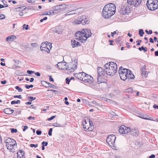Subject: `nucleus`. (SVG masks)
<instances>
[{
	"mask_svg": "<svg viewBox=\"0 0 158 158\" xmlns=\"http://www.w3.org/2000/svg\"><path fill=\"white\" fill-rule=\"evenodd\" d=\"M89 22L88 17L85 15L79 17L78 19L74 21V22L76 24H81L83 25L89 24Z\"/></svg>",
	"mask_w": 158,
	"mask_h": 158,
	"instance_id": "4",
	"label": "nucleus"
},
{
	"mask_svg": "<svg viewBox=\"0 0 158 158\" xmlns=\"http://www.w3.org/2000/svg\"><path fill=\"white\" fill-rule=\"evenodd\" d=\"M53 126L55 127H63V125L59 124L57 123H53Z\"/></svg>",
	"mask_w": 158,
	"mask_h": 158,
	"instance_id": "39",
	"label": "nucleus"
},
{
	"mask_svg": "<svg viewBox=\"0 0 158 158\" xmlns=\"http://www.w3.org/2000/svg\"><path fill=\"white\" fill-rule=\"evenodd\" d=\"M124 128L125 129V128H126V127L123 125H122L119 129L118 131L119 132L122 134H124Z\"/></svg>",
	"mask_w": 158,
	"mask_h": 158,
	"instance_id": "22",
	"label": "nucleus"
},
{
	"mask_svg": "<svg viewBox=\"0 0 158 158\" xmlns=\"http://www.w3.org/2000/svg\"><path fill=\"white\" fill-rule=\"evenodd\" d=\"M158 8V3H155V5H154V7H152V9L151 10H154L157 9Z\"/></svg>",
	"mask_w": 158,
	"mask_h": 158,
	"instance_id": "33",
	"label": "nucleus"
},
{
	"mask_svg": "<svg viewBox=\"0 0 158 158\" xmlns=\"http://www.w3.org/2000/svg\"><path fill=\"white\" fill-rule=\"evenodd\" d=\"M15 88L16 89L18 90V91L19 92H21L23 91V89L18 86H16Z\"/></svg>",
	"mask_w": 158,
	"mask_h": 158,
	"instance_id": "41",
	"label": "nucleus"
},
{
	"mask_svg": "<svg viewBox=\"0 0 158 158\" xmlns=\"http://www.w3.org/2000/svg\"><path fill=\"white\" fill-rule=\"evenodd\" d=\"M38 144H31L30 145V146L31 147H34L35 148H36L38 147Z\"/></svg>",
	"mask_w": 158,
	"mask_h": 158,
	"instance_id": "51",
	"label": "nucleus"
},
{
	"mask_svg": "<svg viewBox=\"0 0 158 158\" xmlns=\"http://www.w3.org/2000/svg\"><path fill=\"white\" fill-rule=\"evenodd\" d=\"M158 1V0H148L146 3V5L148 6L149 4L153 3Z\"/></svg>",
	"mask_w": 158,
	"mask_h": 158,
	"instance_id": "30",
	"label": "nucleus"
},
{
	"mask_svg": "<svg viewBox=\"0 0 158 158\" xmlns=\"http://www.w3.org/2000/svg\"><path fill=\"white\" fill-rule=\"evenodd\" d=\"M133 89L131 88L127 89L126 90V92H128L130 93H132L133 92Z\"/></svg>",
	"mask_w": 158,
	"mask_h": 158,
	"instance_id": "42",
	"label": "nucleus"
},
{
	"mask_svg": "<svg viewBox=\"0 0 158 158\" xmlns=\"http://www.w3.org/2000/svg\"><path fill=\"white\" fill-rule=\"evenodd\" d=\"M135 0H127V3L128 5H133L135 6H137L136 5H135Z\"/></svg>",
	"mask_w": 158,
	"mask_h": 158,
	"instance_id": "20",
	"label": "nucleus"
},
{
	"mask_svg": "<svg viewBox=\"0 0 158 158\" xmlns=\"http://www.w3.org/2000/svg\"><path fill=\"white\" fill-rule=\"evenodd\" d=\"M124 134L128 133V132H129V131H130V127H126V128H125V129L124 128Z\"/></svg>",
	"mask_w": 158,
	"mask_h": 158,
	"instance_id": "35",
	"label": "nucleus"
},
{
	"mask_svg": "<svg viewBox=\"0 0 158 158\" xmlns=\"http://www.w3.org/2000/svg\"><path fill=\"white\" fill-rule=\"evenodd\" d=\"M81 33V31H77L76 34V36L77 38H78V36Z\"/></svg>",
	"mask_w": 158,
	"mask_h": 158,
	"instance_id": "60",
	"label": "nucleus"
},
{
	"mask_svg": "<svg viewBox=\"0 0 158 158\" xmlns=\"http://www.w3.org/2000/svg\"><path fill=\"white\" fill-rule=\"evenodd\" d=\"M52 128H50L49 129V130L48 131V134L49 135H50V136H51L52 135Z\"/></svg>",
	"mask_w": 158,
	"mask_h": 158,
	"instance_id": "49",
	"label": "nucleus"
},
{
	"mask_svg": "<svg viewBox=\"0 0 158 158\" xmlns=\"http://www.w3.org/2000/svg\"><path fill=\"white\" fill-rule=\"evenodd\" d=\"M85 39H84L83 37H79L78 38V40H80V41L81 43H84L85 42V41L87 40L88 39V37H85Z\"/></svg>",
	"mask_w": 158,
	"mask_h": 158,
	"instance_id": "27",
	"label": "nucleus"
},
{
	"mask_svg": "<svg viewBox=\"0 0 158 158\" xmlns=\"http://www.w3.org/2000/svg\"><path fill=\"white\" fill-rule=\"evenodd\" d=\"M41 144L42 145H44V146H46L48 144V143L47 142L43 141L42 142Z\"/></svg>",
	"mask_w": 158,
	"mask_h": 158,
	"instance_id": "57",
	"label": "nucleus"
},
{
	"mask_svg": "<svg viewBox=\"0 0 158 158\" xmlns=\"http://www.w3.org/2000/svg\"><path fill=\"white\" fill-rule=\"evenodd\" d=\"M129 69L124 68L122 66L120 67L118 70V73L120 78L123 81H126L127 78V76Z\"/></svg>",
	"mask_w": 158,
	"mask_h": 158,
	"instance_id": "5",
	"label": "nucleus"
},
{
	"mask_svg": "<svg viewBox=\"0 0 158 158\" xmlns=\"http://www.w3.org/2000/svg\"><path fill=\"white\" fill-rule=\"evenodd\" d=\"M5 18V16L3 14H0V19H2Z\"/></svg>",
	"mask_w": 158,
	"mask_h": 158,
	"instance_id": "55",
	"label": "nucleus"
},
{
	"mask_svg": "<svg viewBox=\"0 0 158 158\" xmlns=\"http://www.w3.org/2000/svg\"><path fill=\"white\" fill-rule=\"evenodd\" d=\"M94 128V126H91V127L90 126L87 128V131H91L93 130Z\"/></svg>",
	"mask_w": 158,
	"mask_h": 158,
	"instance_id": "43",
	"label": "nucleus"
},
{
	"mask_svg": "<svg viewBox=\"0 0 158 158\" xmlns=\"http://www.w3.org/2000/svg\"><path fill=\"white\" fill-rule=\"evenodd\" d=\"M138 49L140 51H141L142 50L144 51V52H146L147 51V48L146 47H144L143 46H142L141 47H139Z\"/></svg>",
	"mask_w": 158,
	"mask_h": 158,
	"instance_id": "32",
	"label": "nucleus"
},
{
	"mask_svg": "<svg viewBox=\"0 0 158 158\" xmlns=\"http://www.w3.org/2000/svg\"><path fill=\"white\" fill-rule=\"evenodd\" d=\"M14 140H15L14 139L10 138H7L5 140V141L6 143V146H7L8 144L10 143L12 141L14 142Z\"/></svg>",
	"mask_w": 158,
	"mask_h": 158,
	"instance_id": "23",
	"label": "nucleus"
},
{
	"mask_svg": "<svg viewBox=\"0 0 158 158\" xmlns=\"http://www.w3.org/2000/svg\"><path fill=\"white\" fill-rule=\"evenodd\" d=\"M104 68L106 69L107 75L113 76L117 72V65L113 62H109L105 64Z\"/></svg>",
	"mask_w": 158,
	"mask_h": 158,
	"instance_id": "2",
	"label": "nucleus"
},
{
	"mask_svg": "<svg viewBox=\"0 0 158 158\" xmlns=\"http://www.w3.org/2000/svg\"><path fill=\"white\" fill-rule=\"evenodd\" d=\"M127 75V78L126 79V81H131V80L134 79L135 77V76L132 74V72L131 70H129Z\"/></svg>",
	"mask_w": 158,
	"mask_h": 158,
	"instance_id": "10",
	"label": "nucleus"
},
{
	"mask_svg": "<svg viewBox=\"0 0 158 158\" xmlns=\"http://www.w3.org/2000/svg\"><path fill=\"white\" fill-rule=\"evenodd\" d=\"M19 152L21 153V154L22 155V157H23L24 156L25 152L24 151L22 150H19Z\"/></svg>",
	"mask_w": 158,
	"mask_h": 158,
	"instance_id": "54",
	"label": "nucleus"
},
{
	"mask_svg": "<svg viewBox=\"0 0 158 158\" xmlns=\"http://www.w3.org/2000/svg\"><path fill=\"white\" fill-rule=\"evenodd\" d=\"M16 145V143L15 140H14V142L12 141L10 143L8 144V146L10 147H14L15 145Z\"/></svg>",
	"mask_w": 158,
	"mask_h": 158,
	"instance_id": "28",
	"label": "nucleus"
},
{
	"mask_svg": "<svg viewBox=\"0 0 158 158\" xmlns=\"http://www.w3.org/2000/svg\"><path fill=\"white\" fill-rule=\"evenodd\" d=\"M65 81H66V83L67 84H69V82L70 81V80L69 79L68 77H67L66 78Z\"/></svg>",
	"mask_w": 158,
	"mask_h": 158,
	"instance_id": "53",
	"label": "nucleus"
},
{
	"mask_svg": "<svg viewBox=\"0 0 158 158\" xmlns=\"http://www.w3.org/2000/svg\"><path fill=\"white\" fill-rule=\"evenodd\" d=\"M135 0V5H136V6H138L141 3L142 0Z\"/></svg>",
	"mask_w": 158,
	"mask_h": 158,
	"instance_id": "40",
	"label": "nucleus"
},
{
	"mask_svg": "<svg viewBox=\"0 0 158 158\" xmlns=\"http://www.w3.org/2000/svg\"><path fill=\"white\" fill-rule=\"evenodd\" d=\"M81 76L84 77H88V76H89L88 74H86L84 72H82V73L81 74Z\"/></svg>",
	"mask_w": 158,
	"mask_h": 158,
	"instance_id": "56",
	"label": "nucleus"
},
{
	"mask_svg": "<svg viewBox=\"0 0 158 158\" xmlns=\"http://www.w3.org/2000/svg\"><path fill=\"white\" fill-rule=\"evenodd\" d=\"M8 7V5H4H4L0 4V9L2 8L6 7Z\"/></svg>",
	"mask_w": 158,
	"mask_h": 158,
	"instance_id": "58",
	"label": "nucleus"
},
{
	"mask_svg": "<svg viewBox=\"0 0 158 158\" xmlns=\"http://www.w3.org/2000/svg\"><path fill=\"white\" fill-rule=\"evenodd\" d=\"M81 81L85 82H88L89 83H90L93 82L94 79L93 77L90 76H89L86 78H85L84 79L82 78Z\"/></svg>",
	"mask_w": 158,
	"mask_h": 158,
	"instance_id": "11",
	"label": "nucleus"
},
{
	"mask_svg": "<svg viewBox=\"0 0 158 158\" xmlns=\"http://www.w3.org/2000/svg\"><path fill=\"white\" fill-rule=\"evenodd\" d=\"M80 9V8H77V9H76L75 10H72V11H69V12L66 13L65 14V16H68V15H72V14H73V13L75 14V12H77V11H78V10Z\"/></svg>",
	"mask_w": 158,
	"mask_h": 158,
	"instance_id": "21",
	"label": "nucleus"
},
{
	"mask_svg": "<svg viewBox=\"0 0 158 158\" xmlns=\"http://www.w3.org/2000/svg\"><path fill=\"white\" fill-rule=\"evenodd\" d=\"M158 1L155 2H154L153 3H151V4H149V5H148V6H147L148 9L150 10H151L152 9V7H154V5H155V3H158Z\"/></svg>",
	"mask_w": 158,
	"mask_h": 158,
	"instance_id": "25",
	"label": "nucleus"
},
{
	"mask_svg": "<svg viewBox=\"0 0 158 158\" xmlns=\"http://www.w3.org/2000/svg\"><path fill=\"white\" fill-rule=\"evenodd\" d=\"M31 45L32 47H35L37 46V44L36 43H31Z\"/></svg>",
	"mask_w": 158,
	"mask_h": 158,
	"instance_id": "63",
	"label": "nucleus"
},
{
	"mask_svg": "<svg viewBox=\"0 0 158 158\" xmlns=\"http://www.w3.org/2000/svg\"><path fill=\"white\" fill-rule=\"evenodd\" d=\"M4 111L6 114H10L14 112V110L9 108H6L4 109Z\"/></svg>",
	"mask_w": 158,
	"mask_h": 158,
	"instance_id": "18",
	"label": "nucleus"
},
{
	"mask_svg": "<svg viewBox=\"0 0 158 158\" xmlns=\"http://www.w3.org/2000/svg\"><path fill=\"white\" fill-rule=\"evenodd\" d=\"M29 26L28 25H26L25 24H24L23 25V28H25V29L26 30H28V29Z\"/></svg>",
	"mask_w": 158,
	"mask_h": 158,
	"instance_id": "47",
	"label": "nucleus"
},
{
	"mask_svg": "<svg viewBox=\"0 0 158 158\" xmlns=\"http://www.w3.org/2000/svg\"><path fill=\"white\" fill-rule=\"evenodd\" d=\"M144 34V32L142 29H139V34L140 37L143 36Z\"/></svg>",
	"mask_w": 158,
	"mask_h": 158,
	"instance_id": "31",
	"label": "nucleus"
},
{
	"mask_svg": "<svg viewBox=\"0 0 158 158\" xmlns=\"http://www.w3.org/2000/svg\"><path fill=\"white\" fill-rule=\"evenodd\" d=\"M41 83L43 85L46 87H50L52 89H57L58 88V87L56 86L52 85L51 84L45 81H41Z\"/></svg>",
	"mask_w": 158,
	"mask_h": 158,
	"instance_id": "9",
	"label": "nucleus"
},
{
	"mask_svg": "<svg viewBox=\"0 0 158 158\" xmlns=\"http://www.w3.org/2000/svg\"><path fill=\"white\" fill-rule=\"evenodd\" d=\"M14 98H18L20 99H21L22 98V96L21 95H15L14 96Z\"/></svg>",
	"mask_w": 158,
	"mask_h": 158,
	"instance_id": "59",
	"label": "nucleus"
},
{
	"mask_svg": "<svg viewBox=\"0 0 158 158\" xmlns=\"http://www.w3.org/2000/svg\"><path fill=\"white\" fill-rule=\"evenodd\" d=\"M7 147L8 149L9 150L10 152H14L15 151V149L14 148V147H12L9 146H6Z\"/></svg>",
	"mask_w": 158,
	"mask_h": 158,
	"instance_id": "34",
	"label": "nucleus"
},
{
	"mask_svg": "<svg viewBox=\"0 0 158 158\" xmlns=\"http://www.w3.org/2000/svg\"><path fill=\"white\" fill-rule=\"evenodd\" d=\"M16 36L14 35H11L8 36L6 38V40L8 42L12 41L16 38Z\"/></svg>",
	"mask_w": 158,
	"mask_h": 158,
	"instance_id": "19",
	"label": "nucleus"
},
{
	"mask_svg": "<svg viewBox=\"0 0 158 158\" xmlns=\"http://www.w3.org/2000/svg\"><path fill=\"white\" fill-rule=\"evenodd\" d=\"M87 119H84V120H83L82 122V125H85V124H87Z\"/></svg>",
	"mask_w": 158,
	"mask_h": 158,
	"instance_id": "61",
	"label": "nucleus"
},
{
	"mask_svg": "<svg viewBox=\"0 0 158 158\" xmlns=\"http://www.w3.org/2000/svg\"><path fill=\"white\" fill-rule=\"evenodd\" d=\"M71 45L73 48L78 47L81 46L80 43L75 40H72L71 41Z\"/></svg>",
	"mask_w": 158,
	"mask_h": 158,
	"instance_id": "14",
	"label": "nucleus"
},
{
	"mask_svg": "<svg viewBox=\"0 0 158 158\" xmlns=\"http://www.w3.org/2000/svg\"><path fill=\"white\" fill-rule=\"evenodd\" d=\"M122 37L121 36H119L118 37L114 40V43H116V44H118L119 42L121 40Z\"/></svg>",
	"mask_w": 158,
	"mask_h": 158,
	"instance_id": "29",
	"label": "nucleus"
},
{
	"mask_svg": "<svg viewBox=\"0 0 158 158\" xmlns=\"http://www.w3.org/2000/svg\"><path fill=\"white\" fill-rule=\"evenodd\" d=\"M42 133L41 131L40 130H37L36 131V134L38 135H40Z\"/></svg>",
	"mask_w": 158,
	"mask_h": 158,
	"instance_id": "52",
	"label": "nucleus"
},
{
	"mask_svg": "<svg viewBox=\"0 0 158 158\" xmlns=\"http://www.w3.org/2000/svg\"><path fill=\"white\" fill-rule=\"evenodd\" d=\"M130 8L127 3L124 6H122L119 10V12L121 14H128L130 12Z\"/></svg>",
	"mask_w": 158,
	"mask_h": 158,
	"instance_id": "7",
	"label": "nucleus"
},
{
	"mask_svg": "<svg viewBox=\"0 0 158 158\" xmlns=\"http://www.w3.org/2000/svg\"><path fill=\"white\" fill-rule=\"evenodd\" d=\"M81 73H80L79 74L74 73L73 75L76 78L81 81V79L82 78L81 77Z\"/></svg>",
	"mask_w": 158,
	"mask_h": 158,
	"instance_id": "26",
	"label": "nucleus"
},
{
	"mask_svg": "<svg viewBox=\"0 0 158 158\" xmlns=\"http://www.w3.org/2000/svg\"><path fill=\"white\" fill-rule=\"evenodd\" d=\"M146 68V66L145 65H144L140 69L141 71L142 74L144 76H145L146 75V73L145 71Z\"/></svg>",
	"mask_w": 158,
	"mask_h": 158,
	"instance_id": "24",
	"label": "nucleus"
},
{
	"mask_svg": "<svg viewBox=\"0 0 158 158\" xmlns=\"http://www.w3.org/2000/svg\"><path fill=\"white\" fill-rule=\"evenodd\" d=\"M98 75L97 77V82L98 84L102 83H105L106 78L107 74L106 69H102L101 67H98L97 68Z\"/></svg>",
	"mask_w": 158,
	"mask_h": 158,
	"instance_id": "3",
	"label": "nucleus"
},
{
	"mask_svg": "<svg viewBox=\"0 0 158 158\" xmlns=\"http://www.w3.org/2000/svg\"><path fill=\"white\" fill-rule=\"evenodd\" d=\"M20 101L19 100H17V101H12L11 102V104L12 105H13L16 104H19Z\"/></svg>",
	"mask_w": 158,
	"mask_h": 158,
	"instance_id": "37",
	"label": "nucleus"
},
{
	"mask_svg": "<svg viewBox=\"0 0 158 158\" xmlns=\"http://www.w3.org/2000/svg\"><path fill=\"white\" fill-rule=\"evenodd\" d=\"M116 6L113 3H109L104 7L102 12V16L105 19L110 18L115 13Z\"/></svg>",
	"mask_w": 158,
	"mask_h": 158,
	"instance_id": "1",
	"label": "nucleus"
},
{
	"mask_svg": "<svg viewBox=\"0 0 158 158\" xmlns=\"http://www.w3.org/2000/svg\"><path fill=\"white\" fill-rule=\"evenodd\" d=\"M52 29V30L53 32L55 33H56L59 34H61L62 30L61 27L60 26H56L55 28H53Z\"/></svg>",
	"mask_w": 158,
	"mask_h": 158,
	"instance_id": "13",
	"label": "nucleus"
},
{
	"mask_svg": "<svg viewBox=\"0 0 158 158\" xmlns=\"http://www.w3.org/2000/svg\"><path fill=\"white\" fill-rule=\"evenodd\" d=\"M36 98L35 97H33L32 96L29 97L28 98V99L29 101L32 102V101L35 100Z\"/></svg>",
	"mask_w": 158,
	"mask_h": 158,
	"instance_id": "38",
	"label": "nucleus"
},
{
	"mask_svg": "<svg viewBox=\"0 0 158 158\" xmlns=\"http://www.w3.org/2000/svg\"><path fill=\"white\" fill-rule=\"evenodd\" d=\"M52 48V44L48 43V42H46L44 43H42L41 44L40 49L41 51H44L49 53Z\"/></svg>",
	"mask_w": 158,
	"mask_h": 158,
	"instance_id": "6",
	"label": "nucleus"
},
{
	"mask_svg": "<svg viewBox=\"0 0 158 158\" xmlns=\"http://www.w3.org/2000/svg\"><path fill=\"white\" fill-rule=\"evenodd\" d=\"M56 115L52 116L50 118H48V121H50L53 119L54 118L56 117Z\"/></svg>",
	"mask_w": 158,
	"mask_h": 158,
	"instance_id": "50",
	"label": "nucleus"
},
{
	"mask_svg": "<svg viewBox=\"0 0 158 158\" xmlns=\"http://www.w3.org/2000/svg\"><path fill=\"white\" fill-rule=\"evenodd\" d=\"M62 65V62H58V63L56 65L57 66L58 68L59 69L61 70H68L69 68V67H63V66H61Z\"/></svg>",
	"mask_w": 158,
	"mask_h": 158,
	"instance_id": "17",
	"label": "nucleus"
},
{
	"mask_svg": "<svg viewBox=\"0 0 158 158\" xmlns=\"http://www.w3.org/2000/svg\"><path fill=\"white\" fill-rule=\"evenodd\" d=\"M52 8L55 10H57L60 9V8L59 7L58 5L53 6Z\"/></svg>",
	"mask_w": 158,
	"mask_h": 158,
	"instance_id": "45",
	"label": "nucleus"
},
{
	"mask_svg": "<svg viewBox=\"0 0 158 158\" xmlns=\"http://www.w3.org/2000/svg\"><path fill=\"white\" fill-rule=\"evenodd\" d=\"M142 42V40H137L136 41V42L137 43V44H136L137 45H140V42Z\"/></svg>",
	"mask_w": 158,
	"mask_h": 158,
	"instance_id": "62",
	"label": "nucleus"
},
{
	"mask_svg": "<svg viewBox=\"0 0 158 158\" xmlns=\"http://www.w3.org/2000/svg\"><path fill=\"white\" fill-rule=\"evenodd\" d=\"M87 121L88 122H89V124L90 126H94L93 123L92 121H90V119H87Z\"/></svg>",
	"mask_w": 158,
	"mask_h": 158,
	"instance_id": "44",
	"label": "nucleus"
},
{
	"mask_svg": "<svg viewBox=\"0 0 158 158\" xmlns=\"http://www.w3.org/2000/svg\"><path fill=\"white\" fill-rule=\"evenodd\" d=\"M85 32H84V31H83V30L82 31H81V33L80 34V35H79L78 36V38H77V39H78V38H79V37H84V36H85L84 34H85Z\"/></svg>",
	"mask_w": 158,
	"mask_h": 158,
	"instance_id": "36",
	"label": "nucleus"
},
{
	"mask_svg": "<svg viewBox=\"0 0 158 158\" xmlns=\"http://www.w3.org/2000/svg\"><path fill=\"white\" fill-rule=\"evenodd\" d=\"M27 73L31 75L32 73H35V72L34 71H32L31 70H28L27 71Z\"/></svg>",
	"mask_w": 158,
	"mask_h": 158,
	"instance_id": "48",
	"label": "nucleus"
},
{
	"mask_svg": "<svg viewBox=\"0 0 158 158\" xmlns=\"http://www.w3.org/2000/svg\"><path fill=\"white\" fill-rule=\"evenodd\" d=\"M116 137L113 134L109 135L107 137L106 141L110 146L114 147Z\"/></svg>",
	"mask_w": 158,
	"mask_h": 158,
	"instance_id": "8",
	"label": "nucleus"
},
{
	"mask_svg": "<svg viewBox=\"0 0 158 158\" xmlns=\"http://www.w3.org/2000/svg\"><path fill=\"white\" fill-rule=\"evenodd\" d=\"M11 132L12 133H16L17 132V130L16 129L14 128H11Z\"/></svg>",
	"mask_w": 158,
	"mask_h": 158,
	"instance_id": "46",
	"label": "nucleus"
},
{
	"mask_svg": "<svg viewBox=\"0 0 158 158\" xmlns=\"http://www.w3.org/2000/svg\"><path fill=\"white\" fill-rule=\"evenodd\" d=\"M138 115V116L142 118L147 120H152L151 119V117H149L148 116H147L146 115H145L144 114L142 113H139Z\"/></svg>",
	"mask_w": 158,
	"mask_h": 158,
	"instance_id": "16",
	"label": "nucleus"
},
{
	"mask_svg": "<svg viewBox=\"0 0 158 158\" xmlns=\"http://www.w3.org/2000/svg\"><path fill=\"white\" fill-rule=\"evenodd\" d=\"M67 70H68L69 72H71L74 71V69L73 67H71L70 69L69 68Z\"/></svg>",
	"mask_w": 158,
	"mask_h": 158,
	"instance_id": "64",
	"label": "nucleus"
},
{
	"mask_svg": "<svg viewBox=\"0 0 158 158\" xmlns=\"http://www.w3.org/2000/svg\"><path fill=\"white\" fill-rule=\"evenodd\" d=\"M83 31L85 32L84 37H88V38L90 37L92 34L91 30L89 29H83Z\"/></svg>",
	"mask_w": 158,
	"mask_h": 158,
	"instance_id": "12",
	"label": "nucleus"
},
{
	"mask_svg": "<svg viewBox=\"0 0 158 158\" xmlns=\"http://www.w3.org/2000/svg\"><path fill=\"white\" fill-rule=\"evenodd\" d=\"M129 132L131 133V134L133 135L137 136L139 134V132L137 129H130V131Z\"/></svg>",
	"mask_w": 158,
	"mask_h": 158,
	"instance_id": "15",
	"label": "nucleus"
}]
</instances>
